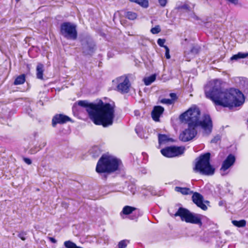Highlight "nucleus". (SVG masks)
Segmentation results:
<instances>
[{
	"instance_id": "3",
	"label": "nucleus",
	"mask_w": 248,
	"mask_h": 248,
	"mask_svg": "<svg viewBox=\"0 0 248 248\" xmlns=\"http://www.w3.org/2000/svg\"><path fill=\"white\" fill-rule=\"evenodd\" d=\"M201 112L199 108L193 107L181 114L179 119L182 122L186 121V123H191L193 125L200 126L203 130L204 134L209 135L212 130V121L208 114L203 115L202 120L200 121Z\"/></svg>"
},
{
	"instance_id": "23",
	"label": "nucleus",
	"mask_w": 248,
	"mask_h": 248,
	"mask_svg": "<svg viewBox=\"0 0 248 248\" xmlns=\"http://www.w3.org/2000/svg\"><path fill=\"white\" fill-rule=\"evenodd\" d=\"M25 81V76L24 74L18 76L15 80L14 85H17L23 84Z\"/></svg>"
},
{
	"instance_id": "34",
	"label": "nucleus",
	"mask_w": 248,
	"mask_h": 248,
	"mask_svg": "<svg viewBox=\"0 0 248 248\" xmlns=\"http://www.w3.org/2000/svg\"><path fill=\"white\" fill-rule=\"evenodd\" d=\"M220 136L219 135H217L214 137V138L211 140V143H216L219 140H220Z\"/></svg>"
},
{
	"instance_id": "22",
	"label": "nucleus",
	"mask_w": 248,
	"mask_h": 248,
	"mask_svg": "<svg viewBox=\"0 0 248 248\" xmlns=\"http://www.w3.org/2000/svg\"><path fill=\"white\" fill-rule=\"evenodd\" d=\"M176 9L179 11L184 10L186 12H189L190 11V7L187 3H185L184 4L177 5L176 7Z\"/></svg>"
},
{
	"instance_id": "15",
	"label": "nucleus",
	"mask_w": 248,
	"mask_h": 248,
	"mask_svg": "<svg viewBox=\"0 0 248 248\" xmlns=\"http://www.w3.org/2000/svg\"><path fill=\"white\" fill-rule=\"evenodd\" d=\"M235 161V156L232 154H230L223 162L220 170L223 171H226L233 165Z\"/></svg>"
},
{
	"instance_id": "26",
	"label": "nucleus",
	"mask_w": 248,
	"mask_h": 248,
	"mask_svg": "<svg viewBox=\"0 0 248 248\" xmlns=\"http://www.w3.org/2000/svg\"><path fill=\"white\" fill-rule=\"evenodd\" d=\"M136 208L129 206H125L123 208L122 213L124 215H129L135 211Z\"/></svg>"
},
{
	"instance_id": "24",
	"label": "nucleus",
	"mask_w": 248,
	"mask_h": 248,
	"mask_svg": "<svg viewBox=\"0 0 248 248\" xmlns=\"http://www.w3.org/2000/svg\"><path fill=\"white\" fill-rule=\"evenodd\" d=\"M129 1L135 2L143 8H147L148 7V1L147 0H129Z\"/></svg>"
},
{
	"instance_id": "33",
	"label": "nucleus",
	"mask_w": 248,
	"mask_h": 248,
	"mask_svg": "<svg viewBox=\"0 0 248 248\" xmlns=\"http://www.w3.org/2000/svg\"><path fill=\"white\" fill-rule=\"evenodd\" d=\"M170 97L171 99H170L172 101H173V103L174 104V102L177 100L178 97L175 93H170Z\"/></svg>"
},
{
	"instance_id": "13",
	"label": "nucleus",
	"mask_w": 248,
	"mask_h": 248,
	"mask_svg": "<svg viewBox=\"0 0 248 248\" xmlns=\"http://www.w3.org/2000/svg\"><path fill=\"white\" fill-rule=\"evenodd\" d=\"M201 49V47L197 45H193L189 50L185 51L184 53V57L186 60L190 61L192 59L195 57V55L198 54Z\"/></svg>"
},
{
	"instance_id": "6",
	"label": "nucleus",
	"mask_w": 248,
	"mask_h": 248,
	"mask_svg": "<svg viewBox=\"0 0 248 248\" xmlns=\"http://www.w3.org/2000/svg\"><path fill=\"white\" fill-rule=\"evenodd\" d=\"M174 216L180 217L182 221L186 223L197 224L200 226L202 225V216L201 214L193 213L186 208L180 207Z\"/></svg>"
},
{
	"instance_id": "11",
	"label": "nucleus",
	"mask_w": 248,
	"mask_h": 248,
	"mask_svg": "<svg viewBox=\"0 0 248 248\" xmlns=\"http://www.w3.org/2000/svg\"><path fill=\"white\" fill-rule=\"evenodd\" d=\"M119 81V83L117 86L118 91L122 93H127L130 86L129 79L127 77H121Z\"/></svg>"
},
{
	"instance_id": "17",
	"label": "nucleus",
	"mask_w": 248,
	"mask_h": 248,
	"mask_svg": "<svg viewBox=\"0 0 248 248\" xmlns=\"http://www.w3.org/2000/svg\"><path fill=\"white\" fill-rule=\"evenodd\" d=\"M44 65L38 63L36 67V76L38 79H43Z\"/></svg>"
},
{
	"instance_id": "14",
	"label": "nucleus",
	"mask_w": 248,
	"mask_h": 248,
	"mask_svg": "<svg viewBox=\"0 0 248 248\" xmlns=\"http://www.w3.org/2000/svg\"><path fill=\"white\" fill-rule=\"evenodd\" d=\"M192 199L193 202L202 210L206 211L207 209V207L203 203V197L202 195L198 192H194Z\"/></svg>"
},
{
	"instance_id": "25",
	"label": "nucleus",
	"mask_w": 248,
	"mask_h": 248,
	"mask_svg": "<svg viewBox=\"0 0 248 248\" xmlns=\"http://www.w3.org/2000/svg\"><path fill=\"white\" fill-rule=\"evenodd\" d=\"M155 78L156 76L155 75H152L149 77L144 78L143 79L144 84L147 86L150 85L155 80Z\"/></svg>"
},
{
	"instance_id": "27",
	"label": "nucleus",
	"mask_w": 248,
	"mask_h": 248,
	"mask_svg": "<svg viewBox=\"0 0 248 248\" xmlns=\"http://www.w3.org/2000/svg\"><path fill=\"white\" fill-rule=\"evenodd\" d=\"M232 223L234 226L238 227H245L246 225V221L244 219L239 221L232 220Z\"/></svg>"
},
{
	"instance_id": "42",
	"label": "nucleus",
	"mask_w": 248,
	"mask_h": 248,
	"mask_svg": "<svg viewBox=\"0 0 248 248\" xmlns=\"http://www.w3.org/2000/svg\"><path fill=\"white\" fill-rule=\"evenodd\" d=\"M205 202H206V203H209V202L208 201H205Z\"/></svg>"
},
{
	"instance_id": "7",
	"label": "nucleus",
	"mask_w": 248,
	"mask_h": 248,
	"mask_svg": "<svg viewBox=\"0 0 248 248\" xmlns=\"http://www.w3.org/2000/svg\"><path fill=\"white\" fill-rule=\"evenodd\" d=\"M60 34L68 40H75L78 37L77 26L69 22H63L60 26Z\"/></svg>"
},
{
	"instance_id": "8",
	"label": "nucleus",
	"mask_w": 248,
	"mask_h": 248,
	"mask_svg": "<svg viewBox=\"0 0 248 248\" xmlns=\"http://www.w3.org/2000/svg\"><path fill=\"white\" fill-rule=\"evenodd\" d=\"M187 124L188 128L186 129L179 135V139L184 142L192 140L197 134L196 128L198 126L193 125L191 123H188Z\"/></svg>"
},
{
	"instance_id": "5",
	"label": "nucleus",
	"mask_w": 248,
	"mask_h": 248,
	"mask_svg": "<svg viewBox=\"0 0 248 248\" xmlns=\"http://www.w3.org/2000/svg\"><path fill=\"white\" fill-rule=\"evenodd\" d=\"M210 154L205 153L201 155L195 163L193 170L195 172H199L200 174L205 175H211L214 173V169L210 163Z\"/></svg>"
},
{
	"instance_id": "43",
	"label": "nucleus",
	"mask_w": 248,
	"mask_h": 248,
	"mask_svg": "<svg viewBox=\"0 0 248 248\" xmlns=\"http://www.w3.org/2000/svg\"><path fill=\"white\" fill-rule=\"evenodd\" d=\"M17 1H19L20 0H16Z\"/></svg>"
},
{
	"instance_id": "10",
	"label": "nucleus",
	"mask_w": 248,
	"mask_h": 248,
	"mask_svg": "<svg viewBox=\"0 0 248 248\" xmlns=\"http://www.w3.org/2000/svg\"><path fill=\"white\" fill-rule=\"evenodd\" d=\"M183 147H168L161 150V154L168 157H173L183 154L185 151Z\"/></svg>"
},
{
	"instance_id": "2",
	"label": "nucleus",
	"mask_w": 248,
	"mask_h": 248,
	"mask_svg": "<svg viewBox=\"0 0 248 248\" xmlns=\"http://www.w3.org/2000/svg\"><path fill=\"white\" fill-rule=\"evenodd\" d=\"M78 105L85 108L90 119L97 125L107 127L112 124L114 118V107L109 103H104L100 100L97 103H89L86 100L76 102L73 108Z\"/></svg>"
},
{
	"instance_id": "21",
	"label": "nucleus",
	"mask_w": 248,
	"mask_h": 248,
	"mask_svg": "<svg viewBox=\"0 0 248 248\" xmlns=\"http://www.w3.org/2000/svg\"><path fill=\"white\" fill-rule=\"evenodd\" d=\"M137 13L132 11H125L124 16L129 20H133L137 17Z\"/></svg>"
},
{
	"instance_id": "44",
	"label": "nucleus",
	"mask_w": 248,
	"mask_h": 248,
	"mask_svg": "<svg viewBox=\"0 0 248 248\" xmlns=\"http://www.w3.org/2000/svg\"><path fill=\"white\" fill-rule=\"evenodd\" d=\"M247 122H248V120H247Z\"/></svg>"
},
{
	"instance_id": "19",
	"label": "nucleus",
	"mask_w": 248,
	"mask_h": 248,
	"mask_svg": "<svg viewBox=\"0 0 248 248\" xmlns=\"http://www.w3.org/2000/svg\"><path fill=\"white\" fill-rule=\"evenodd\" d=\"M158 142L160 144L166 143L169 141H172L171 139L169 138L167 135L159 134L158 136Z\"/></svg>"
},
{
	"instance_id": "9",
	"label": "nucleus",
	"mask_w": 248,
	"mask_h": 248,
	"mask_svg": "<svg viewBox=\"0 0 248 248\" xmlns=\"http://www.w3.org/2000/svg\"><path fill=\"white\" fill-rule=\"evenodd\" d=\"M82 50L85 55H91L95 49V45L92 38L89 36H85L81 40Z\"/></svg>"
},
{
	"instance_id": "37",
	"label": "nucleus",
	"mask_w": 248,
	"mask_h": 248,
	"mask_svg": "<svg viewBox=\"0 0 248 248\" xmlns=\"http://www.w3.org/2000/svg\"><path fill=\"white\" fill-rule=\"evenodd\" d=\"M161 6L165 7L167 4V0H158Z\"/></svg>"
},
{
	"instance_id": "4",
	"label": "nucleus",
	"mask_w": 248,
	"mask_h": 248,
	"mask_svg": "<svg viewBox=\"0 0 248 248\" xmlns=\"http://www.w3.org/2000/svg\"><path fill=\"white\" fill-rule=\"evenodd\" d=\"M120 162L113 156L104 155L97 162L96 171L98 173L113 172L118 170Z\"/></svg>"
},
{
	"instance_id": "35",
	"label": "nucleus",
	"mask_w": 248,
	"mask_h": 248,
	"mask_svg": "<svg viewBox=\"0 0 248 248\" xmlns=\"http://www.w3.org/2000/svg\"><path fill=\"white\" fill-rule=\"evenodd\" d=\"M165 42V39H160V38L158 39L157 40V43L158 45L159 46H160L161 47H164V46H165L164 45Z\"/></svg>"
},
{
	"instance_id": "31",
	"label": "nucleus",
	"mask_w": 248,
	"mask_h": 248,
	"mask_svg": "<svg viewBox=\"0 0 248 248\" xmlns=\"http://www.w3.org/2000/svg\"><path fill=\"white\" fill-rule=\"evenodd\" d=\"M160 102L163 104H165L167 105H171L173 104V101H172L170 99H166L163 98L161 100Z\"/></svg>"
},
{
	"instance_id": "18",
	"label": "nucleus",
	"mask_w": 248,
	"mask_h": 248,
	"mask_svg": "<svg viewBox=\"0 0 248 248\" xmlns=\"http://www.w3.org/2000/svg\"><path fill=\"white\" fill-rule=\"evenodd\" d=\"M175 190L178 192L181 193L183 195H190L193 193V192L190 190V188L187 187L176 186L175 187Z\"/></svg>"
},
{
	"instance_id": "20",
	"label": "nucleus",
	"mask_w": 248,
	"mask_h": 248,
	"mask_svg": "<svg viewBox=\"0 0 248 248\" xmlns=\"http://www.w3.org/2000/svg\"><path fill=\"white\" fill-rule=\"evenodd\" d=\"M248 57V52L242 53L238 52L237 54L233 55L231 59V60H238L240 59H244Z\"/></svg>"
},
{
	"instance_id": "12",
	"label": "nucleus",
	"mask_w": 248,
	"mask_h": 248,
	"mask_svg": "<svg viewBox=\"0 0 248 248\" xmlns=\"http://www.w3.org/2000/svg\"><path fill=\"white\" fill-rule=\"evenodd\" d=\"M72 121L71 119L68 116L62 114H56L52 118V125L53 127H55L58 124H63L67 122Z\"/></svg>"
},
{
	"instance_id": "16",
	"label": "nucleus",
	"mask_w": 248,
	"mask_h": 248,
	"mask_svg": "<svg viewBox=\"0 0 248 248\" xmlns=\"http://www.w3.org/2000/svg\"><path fill=\"white\" fill-rule=\"evenodd\" d=\"M164 108L160 106H155L152 111V117L153 119L156 122L159 121L160 115L164 112Z\"/></svg>"
},
{
	"instance_id": "1",
	"label": "nucleus",
	"mask_w": 248,
	"mask_h": 248,
	"mask_svg": "<svg viewBox=\"0 0 248 248\" xmlns=\"http://www.w3.org/2000/svg\"><path fill=\"white\" fill-rule=\"evenodd\" d=\"M206 97L211 100L216 106L223 107H237L243 104L245 98L238 90H224L221 87V81L214 79L210 81L204 87Z\"/></svg>"
},
{
	"instance_id": "28",
	"label": "nucleus",
	"mask_w": 248,
	"mask_h": 248,
	"mask_svg": "<svg viewBox=\"0 0 248 248\" xmlns=\"http://www.w3.org/2000/svg\"><path fill=\"white\" fill-rule=\"evenodd\" d=\"M91 152L93 154V156L94 157L98 156L101 154L99 148L97 146L94 147L92 149Z\"/></svg>"
},
{
	"instance_id": "39",
	"label": "nucleus",
	"mask_w": 248,
	"mask_h": 248,
	"mask_svg": "<svg viewBox=\"0 0 248 248\" xmlns=\"http://www.w3.org/2000/svg\"><path fill=\"white\" fill-rule=\"evenodd\" d=\"M48 239H49V240L52 242V243H54V244H55L57 243V241L53 237H49L48 238Z\"/></svg>"
},
{
	"instance_id": "40",
	"label": "nucleus",
	"mask_w": 248,
	"mask_h": 248,
	"mask_svg": "<svg viewBox=\"0 0 248 248\" xmlns=\"http://www.w3.org/2000/svg\"><path fill=\"white\" fill-rule=\"evenodd\" d=\"M135 130H136V133H137V134H138V131H137V128H136V129H135Z\"/></svg>"
},
{
	"instance_id": "29",
	"label": "nucleus",
	"mask_w": 248,
	"mask_h": 248,
	"mask_svg": "<svg viewBox=\"0 0 248 248\" xmlns=\"http://www.w3.org/2000/svg\"><path fill=\"white\" fill-rule=\"evenodd\" d=\"M129 243V241L128 240H123L119 242L118 244V248H125Z\"/></svg>"
},
{
	"instance_id": "32",
	"label": "nucleus",
	"mask_w": 248,
	"mask_h": 248,
	"mask_svg": "<svg viewBox=\"0 0 248 248\" xmlns=\"http://www.w3.org/2000/svg\"><path fill=\"white\" fill-rule=\"evenodd\" d=\"M27 235V232L24 231H22L19 232L18 234V237L20 238L21 240L24 241L26 240L25 236Z\"/></svg>"
},
{
	"instance_id": "36",
	"label": "nucleus",
	"mask_w": 248,
	"mask_h": 248,
	"mask_svg": "<svg viewBox=\"0 0 248 248\" xmlns=\"http://www.w3.org/2000/svg\"><path fill=\"white\" fill-rule=\"evenodd\" d=\"M164 48H165L166 52H165V56L166 58L167 59H169L170 58V50L169 48L167 46H164Z\"/></svg>"
},
{
	"instance_id": "41",
	"label": "nucleus",
	"mask_w": 248,
	"mask_h": 248,
	"mask_svg": "<svg viewBox=\"0 0 248 248\" xmlns=\"http://www.w3.org/2000/svg\"><path fill=\"white\" fill-rule=\"evenodd\" d=\"M46 142H45V143H44L43 146H45L46 145Z\"/></svg>"
},
{
	"instance_id": "38",
	"label": "nucleus",
	"mask_w": 248,
	"mask_h": 248,
	"mask_svg": "<svg viewBox=\"0 0 248 248\" xmlns=\"http://www.w3.org/2000/svg\"><path fill=\"white\" fill-rule=\"evenodd\" d=\"M23 160L28 165H30L32 163L31 160L30 158H28L24 157L23 158Z\"/></svg>"
},
{
	"instance_id": "30",
	"label": "nucleus",
	"mask_w": 248,
	"mask_h": 248,
	"mask_svg": "<svg viewBox=\"0 0 248 248\" xmlns=\"http://www.w3.org/2000/svg\"><path fill=\"white\" fill-rule=\"evenodd\" d=\"M161 29L159 25H156L154 28H153L151 30V32L153 34H157L160 32Z\"/></svg>"
}]
</instances>
